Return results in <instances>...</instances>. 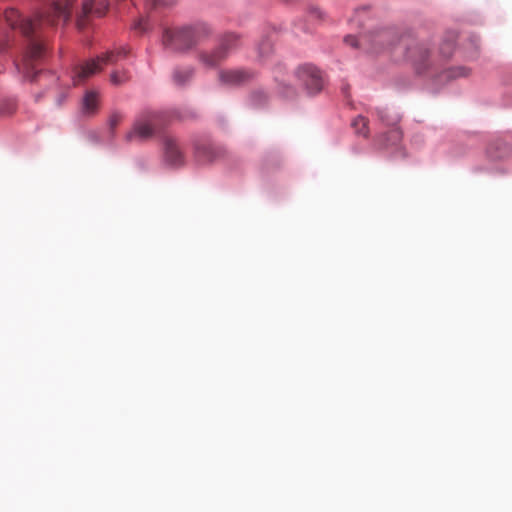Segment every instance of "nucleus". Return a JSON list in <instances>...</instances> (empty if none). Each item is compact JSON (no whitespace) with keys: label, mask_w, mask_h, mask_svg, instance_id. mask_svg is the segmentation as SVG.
<instances>
[{"label":"nucleus","mask_w":512,"mask_h":512,"mask_svg":"<svg viewBox=\"0 0 512 512\" xmlns=\"http://www.w3.org/2000/svg\"><path fill=\"white\" fill-rule=\"evenodd\" d=\"M74 0H53L52 5L45 13H38L34 17H23L14 8L7 9L4 20L12 29L18 28L24 38L25 49L21 63L16 67L25 79L35 80L38 71L34 62L41 59L46 52L41 39V28L44 24L58 26L69 21L72 14Z\"/></svg>","instance_id":"1"},{"label":"nucleus","mask_w":512,"mask_h":512,"mask_svg":"<svg viewBox=\"0 0 512 512\" xmlns=\"http://www.w3.org/2000/svg\"><path fill=\"white\" fill-rule=\"evenodd\" d=\"M129 50L125 47H120L111 50L96 59L89 60L82 65L75 67L73 74V84L80 85L87 79L98 73L103 65L114 64L118 60L127 57Z\"/></svg>","instance_id":"2"},{"label":"nucleus","mask_w":512,"mask_h":512,"mask_svg":"<svg viewBox=\"0 0 512 512\" xmlns=\"http://www.w3.org/2000/svg\"><path fill=\"white\" fill-rule=\"evenodd\" d=\"M201 27L166 28L163 32V46L171 51H184L195 46L202 38Z\"/></svg>","instance_id":"3"},{"label":"nucleus","mask_w":512,"mask_h":512,"mask_svg":"<svg viewBox=\"0 0 512 512\" xmlns=\"http://www.w3.org/2000/svg\"><path fill=\"white\" fill-rule=\"evenodd\" d=\"M160 115L154 111H143L139 113L131 127L126 133L127 142H145L151 139L159 128Z\"/></svg>","instance_id":"4"},{"label":"nucleus","mask_w":512,"mask_h":512,"mask_svg":"<svg viewBox=\"0 0 512 512\" xmlns=\"http://www.w3.org/2000/svg\"><path fill=\"white\" fill-rule=\"evenodd\" d=\"M397 38L396 33L389 29H383L371 34L361 35L359 38L348 35L344 41L353 47H362L371 52H380L392 44Z\"/></svg>","instance_id":"5"},{"label":"nucleus","mask_w":512,"mask_h":512,"mask_svg":"<svg viewBox=\"0 0 512 512\" xmlns=\"http://www.w3.org/2000/svg\"><path fill=\"white\" fill-rule=\"evenodd\" d=\"M235 41L233 35L223 36L219 46L211 51H201L198 55L199 62L208 68L218 66L228 57V41Z\"/></svg>","instance_id":"6"},{"label":"nucleus","mask_w":512,"mask_h":512,"mask_svg":"<svg viewBox=\"0 0 512 512\" xmlns=\"http://www.w3.org/2000/svg\"><path fill=\"white\" fill-rule=\"evenodd\" d=\"M297 77L311 94L319 92L323 87L321 72L312 65L299 67Z\"/></svg>","instance_id":"7"},{"label":"nucleus","mask_w":512,"mask_h":512,"mask_svg":"<svg viewBox=\"0 0 512 512\" xmlns=\"http://www.w3.org/2000/svg\"><path fill=\"white\" fill-rule=\"evenodd\" d=\"M253 74L244 69H230L219 72V80L221 83L230 86H236L246 83L252 79Z\"/></svg>","instance_id":"8"},{"label":"nucleus","mask_w":512,"mask_h":512,"mask_svg":"<svg viewBox=\"0 0 512 512\" xmlns=\"http://www.w3.org/2000/svg\"><path fill=\"white\" fill-rule=\"evenodd\" d=\"M109 6L108 0H83L82 3V16L78 18L77 25L79 28L84 27L83 17L88 16L91 13H95L98 16L104 15L105 11Z\"/></svg>","instance_id":"9"},{"label":"nucleus","mask_w":512,"mask_h":512,"mask_svg":"<svg viewBox=\"0 0 512 512\" xmlns=\"http://www.w3.org/2000/svg\"><path fill=\"white\" fill-rule=\"evenodd\" d=\"M165 158L171 165H181L183 163V155L176 140L170 136L164 139Z\"/></svg>","instance_id":"10"},{"label":"nucleus","mask_w":512,"mask_h":512,"mask_svg":"<svg viewBox=\"0 0 512 512\" xmlns=\"http://www.w3.org/2000/svg\"><path fill=\"white\" fill-rule=\"evenodd\" d=\"M99 107V93L87 91L82 100V112L86 115H94Z\"/></svg>","instance_id":"11"},{"label":"nucleus","mask_w":512,"mask_h":512,"mask_svg":"<svg viewBox=\"0 0 512 512\" xmlns=\"http://www.w3.org/2000/svg\"><path fill=\"white\" fill-rule=\"evenodd\" d=\"M194 68L189 67H178L174 69L172 74V79L175 85L184 86L186 85L194 76Z\"/></svg>","instance_id":"12"},{"label":"nucleus","mask_w":512,"mask_h":512,"mask_svg":"<svg viewBox=\"0 0 512 512\" xmlns=\"http://www.w3.org/2000/svg\"><path fill=\"white\" fill-rule=\"evenodd\" d=\"M509 149L507 145L500 140L492 142L487 148V156L491 160H499L508 155Z\"/></svg>","instance_id":"13"},{"label":"nucleus","mask_w":512,"mask_h":512,"mask_svg":"<svg viewBox=\"0 0 512 512\" xmlns=\"http://www.w3.org/2000/svg\"><path fill=\"white\" fill-rule=\"evenodd\" d=\"M197 157L200 161H213L218 157V151L212 145H202L197 147Z\"/></svg>","instance_id":"14"},{"label":"nucleus","mask_w":512,"mask_h":512,"mask_svg":"<svg viewBox=\"0 0 512 512\" xmlns=\"http://www.w3.org/2000/svg\"><path fill=\"white\" fill-rule=\"evenodd\" d=\"M402 139V132L398 127H393L387 135L382 136V145L385 147L397 145Z\"/></svg>","instance_id":"15"},{"label":"nucleus","mask_w":512,"mask_h":512,"mask_svg":"<svg viewBox=\"0 0 512 512\" xmlns=\"http://www.w3.org/2000/svg\"><path fill=\"white\" fill-rule=\"evenodd\" d=\"M408 57L414 61L415 64L424 63L428 57V50L424 46H416L415 48L408 49Z\"/></svg>","instance_id":"16"},{"label":"nucleus","mask_w":512,"mask_h":512,"mask_svg":"<svg viewBox=\"0 0 512 512\" xmlns=\"http://www.w3.org/2000/svg\"><path fill=\"white\" fill-rule=\"evenodd\" d=\"M352 127L356 133L366 137L368 135V119L363 116L356 117L352 122Z\"/></svg>","instance_id":"17"},{"label":"nucleus","mask_w":512,"mask_h":512,"mask_svg":"<svg viewBox=\"0 0 512 512\" xmlns=\"http://www.w3.org/2000/svg\"><path fill=\"white\" fill-rule=\"evenodd\" d=\"M129 80V73L125 70H115L110 75V81L114 85H121Z\"/></svg>","instance_id":"18"},{"label":"nucleus","mask_w":512,"mask_h":512,"mask_svg":"<svg viewBox=\"0 0 512 512\" xmlns=\"http://www.w3.org/2000/svg\"><path fill=\"white\" fill-rule=\"evenodd\" d=\"M16 102L14 100L8 99L4 100L0 103V115L9 116L12 115L16 111Z\"/></svg>","instance_id":"19"},{"label":"nucleus","mask_w":512,"mask_h":512,"mask_svg":"<svg viewBox=\"0 0 512 512\" xmlns=\"http://www.w3.org/2000/svg\"><path fill=\"white\" fill-rule=\"evenodd\" d=\"M469 73H470L469 69H467L465 67H457V68H452L450 70H447L444 73V76L449 79H454V78H458V77H466L469 75Z\"/></svg>","instance_id":"20"},{"label":"nucleus","mask_w":512,"mask_h":512,"mask_svg":"<svg viewBox=\"0 0 512 512\" xmlns=\"http://www.w3.org/2000/svg\"><path fill=\"white\" fill-rule=\"evenodd\" d=\"M124 114L119 111H113L108 119L110 130L113 132L116 127L123 121Z\"/></svg>","instance_id":"21"},{"label":"nucleus","mask_w":512,"mask_h":512,"mask_svg":"<svg viewBox=\"0 0 512 512\" xmlns=\"http://www.w3.org/2000/svg\"><path fill=\"white\" fill-rule=\"evenodd\" d=\"M454 49V43L453 41H447L444 42L440 48V52L443 54L444 57H450L452 55Z\"/></svg>","instance_id":"22"},{"label":"nucleus","mask_w":512,"mask_h":512,"mask_svg":"<svg viewBox=\"0 0 512 512\" xmlns=\"http://www.w3.org/2000/svg\"><path fill=\"white\" fill-rule=\"evenodd\" d=\"M259 54L261 56H264L268 53H270L272 51V44L269 40H264L260 45H259Z\"/></svg>","instance_id":"23"},{"label":"nucleus","mask_w":512,"mask_h":512,"mask_svg":"<svg viewBox=\"0 0 512 512\" xmlns=\"http://www.w3.org/2000/svg\"><path fill=\"white\" fill-rule=\"evenodd\" d=\"M171 1L169 0H147L146 5L150 8H156L158 6H166L169 5Z\"/></svg>","instance_id":"24"},{"label":"nucleus","mask_w":512,"mask_h":512,"mask_svg":"<svg viewBox=\"0 0 512 512\" xmlns=\"http://www.w3.org/2000/svg\"><path fill=\"white\" fill-rule=\"evenodd\" d=\"M228 35H233L235 37V41H228V54L233 51L234 49H236L238 46H239V37L234 34V33H228V34H225L224 36H228Z\"/></svg>","instance_id":"25"},{"label":"nucleus","mask_w":512,"mask_h":512,"mask_svg":"<svg viewBox=\"0 0 512 512\" xmlns=\"http://www.w3.org/2000/svg\"><path fill=\"white\" fill-rule=\"evenodd\" d=\"M146 27H147V21L144 19H139L138 21H136L134 23V26H133V28L135 30L139 31L140 33L144 32L146 30Z\"/></svg>","instance_id":"26"},{"label":"nucleus","mask_w":512,"mask_h":512,"mask_svg":"<svg viewBox=\"0 0 512 512\" xmlns=\"http://www.w3.org/2000/svg\"><path fill=\"white\" fill-rule=\"evenodd\" d=\"M66 96H67V93L66 91H62L59 93L58 97H57V104L58 105H61L65 99H66Z\"/></svg>","instance_id":"27"},{"label":"nucleus","mask_w":512,"mask_h":512,"mask_svg":"<svg viewBox=\"0 0 512 512\" xmlns=\"http://www.w3.org/2000/svg\"><path fill=\"white\" fill-rule=\"evenodd\" d=\"M377 114H378L379 118L381 119V121H383V122L387 121L386 112L384 110H377Z\"/></svg>","instance_id":"28"},{"label":"nucleus","mask_w":512,"mask_h":512,"mask_svg":"<svg viewBox=\"0 0 512 512\" xmlns=\"http://www.w3.org/2000/svg\"><path fill=\"white\" fill-rule=\"evenodd\" d=\"M9 42H10V40L7 38L6 42H5V43H2V44L0 45V49H1V51L6 50V49L10 46V43H9Z\"/></svg>","instance_id":"29"},{"label":"nucleus","mask_w":512,"mask_h":512,"mask_svg":"<svg viewBox=\"0 0 512 512\" xmlns=\"http://www.w3.org/2000/svg\"><path fill=\"white\" fill-rule=\"evenodd\" d=\"M318 17H321V12L317 9L313 11Z\"/></svg>","instance_id":"30"}]
</instances>
